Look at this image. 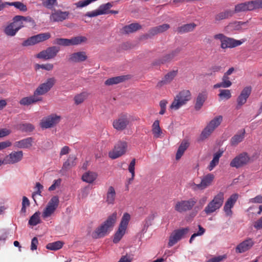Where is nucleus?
Listing matches in <instances>:
<instances>
[{
  "mask_svg": "<svg viewBox=\"0 0 262 262\" xmlns=\"http://www.w3.org/2000/svg\"><path fill=\"white\" fill-rule=\"evenodd\" d=\"M117 216V213L116 212H113L108 216L106 220L92 233V236L93 238H99L105 236L112 230L116 222Z\"/></svg>",
  "mask_w": 262,
  "mask_h": 262,
  "instance_id": "1",
  "label": "nucleus"
},
{
  "mask_svg": "<svg viewBox=\"0 0 262 262\" xmlns=\"http://www.w3.org/2000/svg\"><path fill=\"white\" fill-rule=\"evenodd\" d=\"M224 201V193L219 192L205 207L204 211L207 214H211L217 211L222 207Z\"/></svg>",
  "mask_w": 262,
  "mask_h": 262,
  "instance_id": "2",
  "label": "nucleus"
},
{
  "mask_svg": "<svg viewBox=\"0 0 262 262\" xmlns=\"http://www.w3.org/2000/svg\"><path fill=\"white\" fill-rule=\"evenodd\" d=\"M197 202L194 198L188 200H181L176 202L173 208L176 211L180 213H185L192 209Z\"/></svg>",
  "mask_w": 262,
  "mask_h": 262,
  "instance_id": "3",
  "label": "nucleus"
},
{
  "mask_svg": "<svg viewBox=\"0 0 262 262\" xmlns=\"http://www.w3.org/2000/svg\"><path fill=\"white\" fill-rule=\"evenodd\" d=\"M223 121L221 115L217 116L211 120L202 131L201 137L202 139L208 138Z\"/></svg>",
  "mask_w": 262,
  "mask_h": 262,
  "instance_id": "4",
  "label": "nucleus"
},
{
  "mask_svg": "<svg viewBox=\"0 0 262 262\" xmlns=\"http://www.w3.org/2000/svg\"><path fill=\"white\" fill-rule=\"evenodd\" d=\"M51 36V34L49 32L40 33L35 35H33L24 40L22 42L21 46L23 47L34 46L36 44L49 39Z\"/></svg>",
  "mask_w": 262,
  "mask_h": 262,
  "instance_id": "5",
  "label": "nucleus"
},
{
  "mask_svg": "<svg viewBox=\"0 0 262 262\" xmlns=\"http://www.w3.org/2000/svg\"><path fill=\"white\" fill-rule=\"evenodd\" d=\"M59 204L58 196H53L48 203L42 213V217L47 219L52 216L56 211Z\"/></svg>",
  "mask_w": 262,
  "mask_h": 262,
  "instance_id": "6",
  "label": "nucleus"
},
{
  "mask_svg": "<svg viewBox=\"0 0 262 262\" xmlns=\"http://www.w3.org/2000/svg\"><path fill=\"white\" fill-rule=\"evenodd\" d=\"M129 122V116L127 114H121L114 120L113 126L117 131H122L127 128Z\"/></svg>",
  "mask_w": 262,
  "mask_h": 262,
  "instance_id": "7",
  "label": "nucleus"
},
{
  "mask_svg": "<svg viewBox=\"0 0 262 262\" xmlns=\"http://www.w3.org/2000/svg\"><path fill=\"white\" fill-rule=\"evenodd\" d=\"M214 179V176L213 174L208 173L202 178L200 184L191 183L190 187L194 191L204 190L211 184Z\"/></svg>",
  "mask_w": 262,
  "mask_h": 262,
  "instance_id": "8",
  "label": "nucleus"
},
{
  "mask_svg": "<svg viewBox=\"0 0 262 262\" xmlns=\"http://www.w3.org/2000/svg\"><path fill=\"white\" fill-rule=\"evenodd\" d=\"M61 120V117L56 114H52L43 118L40 122V125L42 128H49L53 127L58 124Z\"/></svg>",
  "mask_w": 262,
  "mask_h": 262,
  "instance_id": "9",
  "label": "nucleus"
},
{
  "mask_svg": "<svg viewBox=\"0 0 262 262\" xmlns=\"http://www.w3.org/2000/svg\"><path fill=\"white\" fill-rule=\"evenodd\" d=\"M250 158L247 152H243L235 157L230 162V165L232 167L239 168L248 164Z\"/></svg>",
  "mask_w": 262,
  "mask_h": 262,
  "instance_id": "10",
  "label": "nucleus"
},
{
  "mask_svg": "<svg viewBox=\"0 0 262 262\" xmlns=\"http://www.w3.org/2000/svg\"><path fill=\"white\" fill-rule=\"evenodd\" d=\"M59 50V48L56 46L48 47L46 50H43L37 54L36 57L45 60L52 59L56 56Z\"/></svg>",
  "mask_w": 262,
  "mask_h": 262,
  "instance_id": "11",
  "label": "nucleus"
},
{
  "mask_svg": "<svg viewBox=\"0 0 262 262\" xmlns=\"http://www.w3.org/2000/svg\"><path fill=\"white\" fill-rule=\"evenodd\" d=\"M56 80L52 77L47 79V81L39 85L34 91V95H42L47 93L54 85Z\"/></svg>",
  "mask_w": 262,
  "mask_h": 262,
  "instance_id": "12",
  "label": "nucleus"
},
{
  "mask_svg": "<svg viewBox=\"0 0 262 262\" xmlns=\"http://www.w3.org/2000/svg\"><path fill=\"white\" fill-rule=\"evenodd\" d=\"M127 148L125 142L119 141L115 146L113 150L109 153V156L113 159H115L124 154Z\"/></svg>",
  "mask_w": 262,
  "mask_h": 262,
  "instance_id": "13",
  "label": "nucleus"
},
{
  "mask_svg": "<svg viewBox=\"0 0 262 262\" xmlns=\"http://www.w3.org/2000/svg\"><path fill=\"white\" fill-rule=\"evenodd\" d=\"M23 157L22 151H13L5 157L3 159L4 164H13L21 160Z\"/></svg>",
  "mask_w": 262,
  "mask_h": 262,
  "instance_id": "14",
  "label": "nucleus"
},
{
  "mask_svg": "<svg viewBox=\"0 0 262 262\" xmlns=\"http://www.w3.org/2000/svg\"><path fill=\"white\" fill-rule=\"evenodd\" d=\"M238 195L236 193L232 194L225 202L223 210L227 216H231L233 212L231 209L233 207L235 203L237 201Z\"/></svg>",
  "mask_w": 262,
  "mask_h": 262,
  "instance_id": "15",
  "label": "nucleus"
},
{
  "mask_svg": "<svg viewBox=\"0 0 262 262\" xmlns=\"http://www.w3.org/2000/svg\"><path fill=\"white\" fill-rule=\"evenodd\" d=\"M88 59L86 53L84 51H80L71 54L68 58L70 63H79L84 61Z\"/></svg>",
  "mask_w": 262,
  "mask_h": 262,
  "instance_id": "16",
  "label": "nucleus"
},
{
  "mask_svg": "<svg viewBox=\"0 0 262 262\" xmlns=\"http://www.w3.org/2000/svg\"><path fill=\"white\" fill-rule=\"evenodd\" d=\"M254 242L251 238H248L240 244L235 248L236 253H242L250 250L254 245Z\"/></svg>",
  "mask_w": 262,
  "mask_h": 262,
  "instance_id": "17",
  "label": "nucleus"
},
{
  "mask_svg": "<svg viewBox=\"0 0 262 262\" xmlns=\"http://www.w3.org/2000/svg\"><path fill=\"white\" fill-rule=\"evenodd\" d=\"M215 39H219L221 42V47L223 49L227 48H232V38L227 37L222 33H219L214 35Z\"/></svg>",
  "mask_w": 262,
  "mask_h": 262,
  "instance_id": "18",
  "label": "nucleus"
},
{
  "mask_svg": "<svg viewBox=\"0 0 262 262\" xmlns=\"http://www.w3.org/2000/svg\"><path fill=\"white\" fill-rule=\"evenodd\" d=\"M34 142V139L32 137H28L14 143V147L18 148H30Z\"/></svg>",
  "mask_w": 262,
  "mask_h": 262,
  "instance_id": "19",
  "label": "nucleus"
},
{
  "mask_svg": "<svg viewBox=\"0 0 262 262\" xmlns=\"http://www.w3.org/2000/svg\"><path fill=\"white\" fill-rule=\"evenodd\" d=\"M110 6V4H102L99 6L98 9L92 12H88L84 14V16L93 17L100 15L106 14V11Z\"/></svg>",
  "mask_w": 262,
  "mask_h": 262,
  "instance_id": "20",
  "label": "nucleus"
},
{
  "mask_svg": "<svg viewBox=\"0 0 262 262\" xmlns=\"http://www.w3.org/2000/svg\"><path fill=\"white\" fill-rule=\"evenodd\" d=\"M70 13L68 11H61V10L55 11L50 16L51 20L53 21H62L66 19Z\"/></svg>",
  "mask_w": 262,
  "mask_h": 262,
  "instance_id": "21",
  "label": "nucleus"
},
{
  "mask_svg": "<svg viewBox=\"0 0 262 262\" xmlns=\"http://www.w3.org/2000/svg\"><path fill=\"white\" fill-rule=\"evenodd\" d=\"M233 16L232 10L231 9H225L214 15V23H219L221 20L228 19Z\"/></svg>",
  "mask_w": 262,
  "mask_h": 262,
  "instance_id": "22",
  "label": "nucleus"
},
{
  "mask_svg": "<svg viewBox=\"0 0 262 262\" xmlns=\"http://www.w3.org/2000/svg\"><path fill=\"white\" fill-rule=\"evenodd\" d=\"M251 2H246L238 4L235 6L234 10H232L233 15L240 12L252 11Z\"/></svg>",
  "mask_w": 262,
  "mask_h": 262,
  "instance_id": "23",
  "label": "nucleus"
},
{
  "mask_svg": "<svg viewBox=\"0 0 262 262\" xmlns=\"http://www.w3.org/2000/svg\"><path fill=\"white\" fill-rule=\"evenodd\" d=\"M247 23L246 22L243 21H234L233 22H231L228 24L227 26H226L224 30L225 32L229 33L234 31H240L242 30L243 25H246Z\"/></svg>",
  "mask_w": 262,
  "mask_h": 262,
  "instance_id": "24",
  "label": "nucleus"
},
{
  "mask_svg": "<svg viewBox=\"0 0 262 262\" xmlns=\"http://www.w3.org/2000/svg\"><path fill=\"white\" fill-rule=\"evenodd\" d=\"M142 26L139 24L132 23L124 26L121 30V33L123 34H128L140 30Z\"/></svg>",
  "mask_w": 262,
  "mask_h": 262,
  "instance_id": "25",
  "label": "nucleus"
},
{
  "mask_svg": "<svg viewBox=\"0 0 262 262\" xmlns=\"http://www.w3.org/2000/svg\"><path fill=\"white\" fill-rule=\"evenodd\" d=\"M116 197V193L114 187L111 186L108 188L106 192L105 202L108 205L115 204Z\"/></svg>",
  "mask_w": 262,
  "mask_h": 262,
  "instance_id": "26",
  "label": "nucleus"
},
{
  "mask_svg": "<svg viewBox=\"0 0 262 262\" xmlns=\"http://www.w3.org/2000/svg\"><path fill=\"white\" fill-rule=\"evenodd\" d=\"M97 172L92 171H88L84 172L81 177V180L87 183H93L97 178Z\"/></svg>",
  "mask_w": 262,
  "mask_h": 262,
  "instance_id": "27",
  "label": "nucleus"
},
{
  "mask_svg": "<svg viewBox=\"0 0 262 262\" xmlns=\"http://www.w3.org/2000/svg\"><path fill=\"white\" fill-rule=\"evenodd\" d=\"M196 25L194 23L183 25L177 28V31L179 33H185L192 31Z\"/></svg>",
  "mask_w": 262,
  "mask_h": 262,
  "instance_id": "28",
  "label": "nucleus"
},
{
  "mask_svg": "<svg viewBox=\"0 0 262 262\" xmlns=\"http://www.w3.org/2000/svg\"><path fill=\"white\" fill-rule=\"evenodd\" d=\"M189 145V142L188 141L184 140L182 141L181 142L180 145L179 146L178 149L177 150L176 156V160H179L181 157L184 154L185 151L187 149V148L188 147Z\"/></svg>",
  "mask_w": 262,
  "mask_h": 262,
  "instance_id": "29",
  "label": "nucleus"
},
{
  "mask_svg": "<svg viewBox=\"0 0 262 262\" xmlns=\"http://www.w3.org/2000/svg\"><path fill=\"white\" fill-rule=\"evenodd\" d=\"M245 134V130L242 129L239 131L236 135H235L231 139V143L232 145H236L239 143L241 142L244 137Z\"/></svg>",
  "mask_w": 262,
  "mask_h": 262,
  "instance_id": "30",
  "label": "nucleus"
},
{
  "mask_svg": "<svg viewBox=\"0 0 262 262\" xmlns=\"http://www.w3.org/2000/svg\"><path fill=\"white\" fill-rule=\"evenodd\" d=\"M126 79V76H119L112 77L107 79L105 81V84L106 85H112L114 84H118L120 82H123Z\"/></svg>",
  "mask_w": 262,
  "mask_h": 262,
  "instance_id": "31",
  "label": "nucleus"
},
{
  "mask_svg": "<svg viewBox=\"0 0 262 262\" xmlns=\"http://www.w3.org/2000/svg\"><path fill=\"white\" fill-rule=\"evenodd\" d=\"M16 128L23 132H32L34 129V126L30 123H21L16 125Z\"/></svg>",
  "mask_w": 262,
  "mask_h": 262,
  "instance_id": "32",
  "label": "nucleus"
},
{
  "mask_svg": "<svg viewBox=\"0 0 262 262\" xmlns=\"http://www.w3.org/2000/svg\"><path fill=\"white\" fill-rule=\"evenodd\" d=\"M223 154V151L219 150L214 154L213 159L210 162L208 167L210 171L212 170L213 168L219 164V159L222 156Z\"/></svg>",
  "mask_w": 262,
  "mask_h": 262,
  "instance_id": "33",
  "label": "nucleus"
},
{
  "mask_svg": "<svg viewBox=\"0 0 262 262\" xmlns=\"http://www.w3.org/2000/svg\"><path fill=\"white\" fill-rule=\"evenodd\" d=\"M160 122L159 120H156L154 121L152 125V132L154 135V137L156 138L160 137L162 134V130L160 127Z\"/></svg>",
  "mask_w": 262,
  "mask_h": 262,
  "instance_id": "34",
  "label": "nucleus"
},
{
  "mask_svg": "<svg viewBox=\"0 0 262 262\" xmlns=\"http://www.w3.org/2000/svg\"><path fill=\"white\" fill-rule=\"evenodd\" d=\"M88 39L85 36H77L70 39L71 46H76L86 42Z\"/></svg>",
  "mask_w": 262,
  "mask_h": 262,
  "instance_id": "35",
  "label": "nucleus"
},
{
  "mask_svg": "<svg viewBox=\"0 0 262 262\" xmlns=\"http://www.w3.org/2000/svg\"><path fill=\"white\" fill-rule=\"evenodd\" d=\"M126 229L119 227L118 230L114 235L113 242L115 244L118 243L124 235Z\"/></svg>",
  "mask_w": 262,
  "mask_h": 262,
  "instance_id": "36",
  "label": "nucleus"
},
{
  "mask_svg": "<svg viewBox=\"0 0 262 262\" xmlns=\"http://www.w3.org/2000/svg\"><path fill=\"white\" fill-rule=\"evenodd\" d=\"M17 32V29L12 24V22L10 23L4 29V33L9 36H14Z\"/></svg>",
  "mask_w": 262,
  "mask_h": 262,
  "instance_id": "37",
  "label": "nucleus"
},
{
  "mask_svg": "<svg viewBox=\"0 0 262 262\" xmlns=\"http://www.w3.org/2000/svg\"><path fill=\"white\" fill-rule=\"evenodd\" d=\"M189 99H174L171 103L170 108L171 110H177L185 104Z\"/></svg>",
  "mask_w": 262,
  "mask_h": 262,
  "instance_id": "38",
  "label": "nucleus"
},
{
  "mask_svg": "<svg viewBox=\"0 0 262 262\" xmlns=\"http://www.w3.org/2000/svg\"><path fill=\"white\" fill-rule=\"evenodd\" d=\"M63 244L61 241H56L48 244L46 245V248L50 250H58L62 247Z\"/></svg>",
  "mask_w": 262,
  "mask_h": 262,
  "instance_id": "39",
  "label": "nucleus"
},
{
  "mask_svg": "<svg viewBox=\"0 0 262 262\" xmlns=\"http://www.w3.org/2000/svg\"><path fill=\"white\" fill-rule=\"evenodd\" d=\"M40 213L39 211L36 212L30 217L29 221V224L31 226H36L40 223Z\"/></svg>",
  "mask_w": 262,
  "mask_h": 262,
  "instance_id": "40",
  "label": "nucleus"
},
{
  "mask_svg": "<svg viewBox=\"0 0 262 262\" xmlns=\"http://www.w3.org/2000/svg\"><path fill=\"white\" fill-rule=\"evenodd\" d=\"M130 219V215L128 213H124L119 226L126 229Z\"/></svg>",
  "mask_w": 262,
  "mask_h": 262,
  "instance_id": "41",
  "label": "nucleus"
},
{
  "mask_svg": "<svg viewBox=\"0 0 262 262\" xmlns=\"http://www.w3.org/2000/svg\"><path fill=\"white\" fill-rule=\"evenodd\" d=\"M21 17V15H16L12 19V24L14 25V27L17 29L18 31L20 29L24 27L23 19H20V20H18V18L16 19V17Z\"/></svg>",
  "mask_w": 262,
  "mask_h": 262,
  "instance_id": "42",
  "label": "nucleus"
},
{
  "mask_svg": "<svg viewBox=\"0 0 262 262\" xmlns=\"http://www.w3.org/2000/svg\"><path fill=\"white\" fill-rule=\"evenodd\" d=\"M76 158L73 156H70L68 160L63 163L62 166V169L67 170L70 166H73L75 165V160Z\"/></svg>",
  "mask_w": 262,
  "mask_h": 262,
  "instance_id": "43",
  "label": "nucleus"
},
{
  "mask_svg": "<svg viewBox=\"0 0 262 262\" xmlns=\"http://www.w3.org/2000/svg\"><path fill=\"white\" fill-rule=\"evenodd\" d=\"M54 44H57L59 46L67 47L71 46L70 39L57 38L54 40Z\"/></svg>",
  "mask_w": 262,
  "mask_h": 262,
  "instance_id": "44",
  "label": "nucleus"
},
{
  "mask_svg": "<svg viewBox=\"0 0 262 262\" xmlns=\"http://www.w3.org/2000/svg\"><path fill=\"white\" fill-rule=\"evenodd\" d=\"M189 231L188 227L183 228L180 229L176 230L173 231L176 235L181 239L185 235L187 234Z\"/></svg>",
  "mask_w": 262,
  "mask_h": 262,
  "instance_id": "45",
  "label": "nucleus"
},
{
  "mask_svg": "<svg viewBox=\"0 0 262 262\" xmlns=\"http://www.w3.org/2000/svg\"><path fill=\"white\" fill-rule=\"evenodd\" d=\"M251 91L252 88L251 86L245 87L241 92L238 98H248L251 93Z\"/></svg>",
  "mask_w": 262,
  "mask_h": 262,
  "instance_id": "46",
  "label": "nucleus"
},
{
  "mask_svg": "<svg viewBox=\"0 0 262 262\" xmlns=\"http://www.w3.org/2000/svg\"><path fill=\"white\" fill-rule=\"evenodd\" d=\"M177 73V70H173L172 71H170V72H168L165 75L164 79L167 83H169L172 81L174 77L176 76Z\"/></svg>",
  "mask_w": 262,
  "mask_h": 262,
  "instance_id": "47",
  "label": "nucleus"
},
{
  "mask_svg": "<svg viewBox=\"0 0 262 262\" xmlns=\"http://www.w3.org/2000/svg\"><path fill=\"white\" fill-rule=\"evenodd\" d=\"M250 2L252 11L256 9H262V0H254Z\"/></svg>",
  "mask_w": 262,
  "mask_h": 262,
  "instance_id": "48",
  "label": "nucleus"
},
{
  "mask_svg": "<svg viewBox=\"0 0 262 262\" xmlns=\"http://www.w3.org/2000/svg\"><path fill=\"white\" fill-rule=\"evenodd\" d=\"M135 164H136V159H133L129 166H128V171H129V172L131 173L132 174V178L129 179V181H132L134 180V177H135Z\"/></svg>",
  "mask_w": 262,
  "mask_h": 262,
  "instance_id": "49",
  "label": "nucleus"
},
{
  "mask_svg": "<svg viewBox=\"0 0 262 262\" xmlns=\"http://www.w3.org/2000/svg\"><path fill=\"white\" fill-rule=\"evenodd\" d=\"M53 64L51 63H47L45 64H36L35 69L38 70L42 69L47 71H51L53 69Z\"/></svg>",
  "mask_w": 262,
  "mask_h": 262,
  "instance_id": "50",
  "label": "nucleus"
},
{
  "mask_svg": "<svg viewBox=\"0 0 262 262\" xmlns=\"http://www.w3.org/2000/svg\"><path fill=\"white\" fill-rule=\"evenodd\" d=\"M191 96V93L189 90H183L180 92L174 98H187Z\"/></svg>",
  "mask_w": 262,
  "mask_h": 262,
  "instance_id": "51",
  "label": "nucleus"
},
{
  "mask_svg": "<svg viewBox=\"0 0 262 262\" xmlns=\"http://www.w3.org/2000/svg\"><path fill=\"white\" fill-rule=\"evenodd\" d=\"M13 6H14L16 8L23 12L27 11V6L20 2H14V4H13Z\"/></svg>",
  "mask_w": 262,
  "mask_h": 262,
  "instance_id": "52",
  "label": "nucleus"
},
{
  "mask_svg": "<svg viewBox=\"0 0 262 262\" xmlns=\"http://www.w3.org/2000/svg\"><path fill=\"white\" fill-rule=\"evenodd\" d=\"M180 240V238H179V237L176 235L175 233L173 232L169 237V242L168 244V246L172 247Z\"/></svg>",
  "mask_w": 262,
  "mask_h": 262,
  "instance_id": "53",
  "label": "nucleus"
},
{
  "mask_svg": "<svg viewBox=\"0 0 262 262\" xmlns=\"http://www.w3.org/2000/svg\"><path fill=\"white\" fill-rule=\"evenodd\" d=\"M180 240V238H179V237L176 235L175 233L173 232L169 237V242L168 244V246L172 247Z\"/></svg>",
  "mask_w": 262,
  "mask_h": 262,
  "instance_id": "54",
  "label": "nucleus"
},
{
  "mask_svg": "<svg viewBox=\"0 0 262 262\" xmlns=\"http://www.w3.org/2000/svg\"><path fill=\"white\" fill-rule=\"evenodd\" d=\"M42 5L48 9H52L54 5H57L56 0H46L42 2Z\"/></svg>",
  "mask_w": 262,
  "mask_h": 262,
  "instance_id": "55",
  "label": "nucleus"
},
{
  "mask_svg": "<svg viewBox=\"0 0 262 262\" xmlns=\"http://www.w3.org/2000/svg\"><path fill=\"white\" fill-rule=\"evenodd\" d=\"M219 96L221 98H230L231 97L230 91L229 90H221Z\"/></svg>",
  "mask_w": 262,
  "mask_h": 262,
  "instance_id": "56",
  "label": "nucleus"
},
{
  "mask_svg": "<svg viewBox=\"0 0 262 262\" xmlns=\"http://www.w3.org/2000/svg\"><path fill=\"white\" fill-rule=\"evenodd\" d=\"M40 99H20V104L24 105H29L33 103H35Z\"/></svg>",
  "mask_w": 262,
  "mask_h": 262,
  "instance_id": "57",
  "label": "nucleus"
},
{
  "mask_svg": "<svg viewBox=\"0 0 262 262\" xmlns=\"http://www.w3.org/2000/svg\"><path fill=\"white\" fill-rule=\"evenodd\" d=\"M156 28L157 29L158 32H159V33H162L167 30L170 28V26L167 24H164L162 25L157 26Z\"/></svg>",
  "mask_w": 262,
  "mask_h": 262,
  "instance_id": "58",
  "label": "nucleus"
},
{
  "mask_svg": "<svg viewBox=\"0 0 262 262\" xmlns=\"http://www.w3.org/2000/svg\"><path fill=\"white\" fill-rule=\"evenodd\" d=\"M228 76L229 75H226L225 73H224L222 78V82H225L226 88H229L232 85V82L230 81V78Z\"/></svg>",
  "mask_w": 262,
  "mask_h": 262,
  "instance_id": "59",
  "label": "nucleus"
},
{
  "mask_svg": "<svg viewBox=\"0 0 262 262\" xmlns=\"http://www.w3.org/2000/svg\"><path fill=\"white\" fill-rule=\"evenodd\" d=\"M222 70V67L220 66L214 65L212 66L209 70L211 71L210 74H208L209 75H212L213 73L215 72H218L221 71Z\"/></svg>",
  "mask_w": 262,
  "mask_h": 262,
  "instance_id": "60",
  "label": "nucleus"
},
{
  "mask_svg": "<svg viewBox=\"0 0 262 262\" xmlns=\"http://www.w3.org/2000/svg\"><path fill=\"white\" fill-rule=\"evenodd\" d=\"M173 59V58L169 53L168 54H166L162 57V62L164 63V64L166 63L170 62Z\"/></svg>",
  "mask_w": 262,
  "mask_h": 262,
  "instance_id": "61",
  "label": "nucleus"
},
{
  "mask_svg": "<svg viewBox=\"0 0 262 262\" xmlns=\"http://www.w3.org/2000/svg\"><path fill=\"white\" fill-rule=\"evenodd\" d=\"M38 241L37 237H34L32 239L31 244V250L34 251L37 249Z\"/></svg>",
  "mask_w": 262,
  "mask_h": 262,
  "instance_id": "62",
  "label": "nucleus"
},
{
  "mask_svg": "<svg viewBox=\"0 0 262 262\" xmlns=\"http://www.w3.org/2000/svg\"><path fill=\"white\" fill-rule=\"evenodd\" d=\"M61 183V180L60 179L54 180L53 184L49 188V191L54 190L57 186H59Z\"/></svg>",
  "mask_w": 262,
  "mask_h": 262,
  "instance_id": "63",
  "label": "nucleus"
},
{
  "mask_svg": "<svg viewBox=\"0 0 262 262\" xmlns=\"http://www.w3.org/2000/svg\"><path fill=\"white\" fill-rule=\"evenodd\" d=\"M182 50V49L181 47H178L176 49L172 50L169 53L173 59L180 53Z\"/></svg>",
  "mask_w": 262,
  "mask_h": 262,
  "instance_id": "64",
  "label": "nucleus"
}]
</instances>
